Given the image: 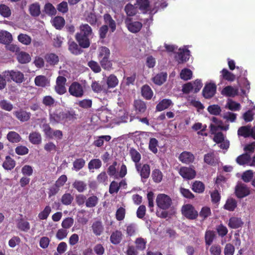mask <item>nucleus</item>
<instances>
[{
	"label": "nucleus",
	"instance_id": "de8ad7c7",
	"mask_svg": "<svg viewBox=\"0 0 255 255\" xmlns=\"http://www.w3.org/2000/svg\"><path fill=\"white\" fill-rule=\"evenodd\" d=\"M151 177L154 182L160 183L162 180L163 174L159 169H154L152 171Z\"/></svg>",
	"mask_w": 255,
	"mask_h": 255
},
{
	"label": "nucleus",
	"instance_id": "473e14b6",
	"mask_svg": "<svg viewBox=\"0 0 255 255\" xmlns=\"http://www.w3.org/2000/svg\"><path fill=\"white\" fill-rule=\"evenodd\" d=\"M29 140L33 144H39L42 140L41 135L38 132H32L29 135Z\"/></svg>",
	"mask_w": 255,
	"mask_h": 255
},
{
	"label": "nucleus",
	"instance_id": "412c9836",
	"mask_svg": "<svg viewBox=\"0 0 255 255\" xmlns=\"http://www.w3.org/2000/svg\"><path fill=\"white\" fill-rule=\"evenodd\" d=\"M77 43L74 41H69L68 42V50L70 52L75 55H78L81 54L83 50Z\"/></svg>",
	"mask_w": 255,
	"mask_h": 255
},
{
	"label": "nucleus",
	"instance_id": "6e6d98bb",
	"mask_svg": "<svg viewBox=\"0 0 255 255\" xmlns=\"http://www.w3.org/2000/svg\"><path fill=\"white\" fill-rule=\"evenodd\" d=\"M102 161L98 158L93 159L88 163V168L89 170L98 169L101 167Z\"/></svg>",
	"mask_w": 255,
	"mask_h": 255
},
{
	"label": "nucleus",
	"instance_id": "3c124183",
	"mask_svg": "<svg viewBox=\"0 0 255 255\" xmlns=\"http://www.w3.org/2000/svg\"><path fill=\"white\" fill-rule=\"evenodd\" d=\"M74 200V197L69 193L64 194L61 198V202L62 204L68 206L71 204Z\"/></svg>",
	"mask_w": 255,
	"mask_h": 255
},
{
	"label": "nucleus",
	"instance_id": "69168bd1",
	"mask_svg": "<svg viewBox=\"0 0 255 255\" xmlns=\"http://www.w3.org/2000/svg\"><path fill=\"white\" fill-rule=\"evenodd\" d=\"M85 165V161L83 158L76 159L73 162V169L78 171L81 169Z\"/></svg>",
	"mask_w": 255,
	"mask_h": 255
},
{
	"label": "nucleus",
	"instance_id": "58836bf2",
	"mask_svg": "<svg viewBox=\"0 0 255 255\" xmlns=\"http://www.w3.org/2000/svg\"><path fill=\"white\" fill-rule=\"evenodd\" d=\"M205 185L199 181H195L192 185V190L197 193H202L205 190Z\"/></svg>",
	"mask_w": 255,
	"mask_h": 255
},
{
	"label": "nucleus",
	"instance_id": "20e7f679",
	"mask_svg": "<svg viewBox=\"0 0 255 255\" xmlns=\"http://www.w3.org/2000/svg\"><path fill=\"white\" fill-rule=\"evenodd\" d=\"M181 213L183 216L188 220H196L198 216V212L191 204L184 205L181 208Z\"/></svg>",
	"mask_w": 255,
	"mask_h": 255
},
{
	"label": "nucleus",
	"instance_id": "e433bc0d",
	"mask_svg": "<svg viewBox=\"0 0 255 255\" xmlns=\"http://www.w3.org/2000/svg\"><path fill=\"white\" fill-rule=\"evenodd\" d=\"M105 23L108 24L112 32H114L116 28V24L115 20L112 18L111 15L106 13L104 15Z\"/></svg>",
	"mask_w": 255,
	"mask_h": 255
},
{
	"label": "nucleus",
	"instance_id": "a211bd4d",
	"mask_svg": "<svg viewBox=\"0 0 255 255\" xmlns=\"http://www.w3.org/2000/svg\"><path fill=\"white\" fill-rule=\"evenodd\" d=\"M13 115L20 122H24L28 121L31 116V114L23 110H20L14 112Z\"/></svg>",
	"mask_w": 255,
	"mask_h": 255
},
{
	"label": "nucleus",
	"instance_id": "7c9ffc66",
	"mask_svg": "<svg viewBox=\"0 0 255 255\" xmlns=\"http://www.w3.org/2000/svg\"><path fill=\"white\" fill-rule=\"evenodd\" d=\"M6 138L9 142L12 143H18L21 139L20 135L14 131H9L6 135Z\"/></svg>",
	"mask_w": 255,
	"mask_h": 255
},
{
	"label": "nucleus",
	"instance_id": "bb28decb",
	"mask_svg": "<svg viewBox=\"0 0 255 255\" xmlns=\"http://www.w3.org/2000/svg\"><path fill=\"white\" fill-rule=\"evenodd\" d=\"M172 104L171 100L164 99L156 105V110L157 111L161 112L168 109Z\"/></svg>",
	"mask_w": 255,
	"mask_h": 255
},
{
	"label": "nucleus",
	"instance_id": "f8f14e48",
	"mask_svg": "<svg viewBox=\"0 0 255 255\" xmlns=\"http://www.w3.org/2000/svg\"><path fill=\"white\" fill-rule=\"evenodd\" d=\"M135 168L137 171L140 174L141 178L142 179H147L150 173V167L148 164H144L141 166V164L135 165Z\"/></svg>",
	"mask_w": 255,
	"mask_h": 255
},
{
	"label": "nucleus",
	"instance_id": "9d476101",
	"mask_svg": "<svg viewBox=\"0 0 255 255\" xmlns=\"http://www.w3.org/2000/svg\"><path fill=\"white\" fill-rule=\"evenodd\" d=\"M217 87L214 83L206 84L203 89L202 95L206 99H210L212 98L215 94Z\"/></svg>",
	"mask_w": 255,
	"mask_h": 255
},
{
	"label": "nucleus",
	"instance_id": "c9c22d12",
	"mask_svg": "<svg viewBox=\"0 0 255 255\" xmlns=\"http://www.w3.org/2000/svg\"><path fill=\"white\" fill-rule=\"evenodd\" d=\"M16 227L20 231L25 232H27L30 228L29 223L23 219L18 220Z\"/></svg>",
	"mask_w": 255,
	"mask_h": 255
},
{
	"label": "nucleus",
	"instance_id": "ea45409f",
	"mask_svg": "<svg viewBox=\"0 0 255 255\" xmlns=\"http://www.w3.org/2000/svg\"><path fill=\"white\" fill-rule=\"evenodd\" d=\"M30 14L34 17L38 16L40 14V5L38 2L34 3L30 5L29 7Z\"/></svg>",
	"mask_w": 255,
	"mask_h": 255
},
{
	"label": "nucleus",
	"instance_id": "b1692460",
	"mask_svg": "<svg viewBox=\"0 0 255 255\" xmlns=\"http://www.w3.org/2000/svg\"><path fill=\"white\" fill-rule=\"evenodd\" d=\"M204 161L208 165L214 166L217 163V159L215 157L214 151H211L204 156Z\"/></svg>",
	"mask_w": 255,
	"mask_h": 255
},
{
	"label": "nucleus",
	"instance_id": "37998d69",
	"mask_svg": "<svg viewBox=\"0 0 255 255\" xmlns=\"http://www.w3.org/2000/svg\"><path fill=\"white\" fill-rule=\"evenodd\" d=\"M251 128L250 126H242L238 129V134L245 138L250 137L251 136Z\"/></svg>",
	"mask_w": 255,
	"mask_h": 255
},
{
	"label": "nucleus",
	"instance_id": "9b49d317",
	"mask_svg": "<svg viewBox=\"0 0 255 255\" xmlns=\"http://www.w3.org/2000/svg\"><path fill=\"white\" fill-rule=\"evenodd\" d=\"M235 194L238 198H243L250 194V190L244 184H238L235 188Z\"/></svg>",
	"mask_w": 255,
	"mask_h": 255
},
{
	"label": "nucleus",
	"instance_id": "4c0bfd02",
	"mask_svg": "<svg viewBox=\"0 0 255 255\" xmlns=\"http://www.w3.org/2000/svg\"><path fill=\"white\" fill-rule=\"evenodd\" d=\"M80 32L78 34L91 36L92 34V28L88 24H82L80 26Z\"/></svg>",
	"mask_w": 255,
	"mask_h": 255
},
{
	"label": "nucleus",
	"instance_id": "5701e85b",
	"mask_svg": "<svg viewBox=\"0 0 255 255\" xmlns=\"http://www.w3.org/2000/svg\"><path fill=\"white\" fill-rule=\"evenodd\" d=\"M44 59L46 62L51 66L57 65L59 61V57L53 53L46 54L44 56Z\"/></svg>",
	"mask_w": 255,
	"mask_h": 255
},
{
	"label": "nucleus",
	"instance_id": "423d86ee",
	"mask_svg": "<svg viewBox=\"0 0 255 255\" xmlns=\"http://www.w3.org/2000/svg\"><path fill=\"white\" fill-rule=\"evenodd\" d=\"M69 92L71 95L77 98L82 97L84 93L82 85L77 82L71 84L69 88Z\"/></svg>",
	"mask_w": 255,
	"mask_h": 255
},
{
	"label": "nucleus",
	"instance_id": "774afa93",
	"mask_svg": "<svg viewBox=\"0 0 255 255\" xmlns=\"http://www.w3.org/2000/svg\"><path fill=\"white\" fill-rule=\"evenodd\" d=\"M209 251L211 255H221V247L220 245L214 244L210 247Z\"/></svg>",
	"mask_w": 255,
	"mask_h": 255
},
{
	"label": "nucleus",
	"instance_id": "4d7b16f0",
	"mask_svg": "<svg viewBox=\"0 0 255 255\" xmlns=\"http://www.w3.org/2000/svg\"><path fill=\"white\" fill-rule=\"evenodd\" d=\"M129 153L132 160L135 163V165L140 164L139 162L141 159V155L139 152L135 149H131Z\"/></svg>",
	"mask_w": 255,
	"mask_h": 255
},
{
	"label": "nucleus",
	"instance_id": "338daca9",
	"mask_svg": "<svg viewBox=\"0 0 255 255\" xmlns=\"http://www.w3.org/2000/svg\"><path fill=\"white\" fill-rule=\"evenodd\" d=\"M42 102L45 106L52 107L55 105V100L51 96H45L43 98Z\"/></svg>",
	"mask_w": 255,
	"mask_h": 255
},
{
	"label": "nucleus",
	"instance_id": "39448f33",
	"mask_svg": "<svg viewBox=\"0 0 255 255\" xmlns=\"http://www.w3.org/2000/svg\"><path fill=\"white\" fill-rule=\"evenodd\" d=\"M42 130L46 137L52 139L55 137L60 140L63 137V132L59 129L53 130L49 124H44L42 125Z\"/></svg>",
	"mask_w": 255,
	"mask_h": 255
},
{
	"label": "nucleus",
	"instance_id": "a878e982",
	"mask_svg": "<svg viewBox=\"0 0 255 255\" xmlns=\"http://www.w3.org/2000/svg\"><path fill=\"white\" fill-rule=\"evenodd\" d=\"M238 94V89L234 88L231 86L225 87L222 91V94L229 97H234Z\"/></svg>",
	"mask_w": 255,
	"mask_h": 255
},
{
	"label": "nucleus",
	"instance_id": "052dcab7",
	"mask_svg": "<svg viewBox=\"0 0 255 255\" xmlns=\"http://www.w3.org/2000/svg\"><path fill=\"white\" fill-rule=\"evenodd\" d=\"M51 212V208L49 206H46L43 211L40 212L38 215V217L40 220H46L49 216Z\"/></svg>",
	"mask_w": 255,
	"mask_h": 255
},
{
	"label": "nucleus",
	"instance_id": "f3484780",
	"mask_svg": "<svg viewBox=\"0 0 255 255\" xmlns=\"http://www.w3.org/2000/svg\"><path fill=\"white\" fill-rule=\"evenodd\" d=\"M195 159L194 155L191 152L189 151L182 152L179 156V160L182 163L189 164L194 161Z\"/></svg>",
	"mask_w": 255,
	"mask_h": 255
},
{
	"label": "nucleus",
	"instance_id": "a19ab883",
	"mask_svg": "<svg viewBox=\"0 0 255 255\" xmlns=\"http://www.w3.org/2000/svg\"><path fill=\"white\" fill-rule=\"evenodd\" d=\"M237 206V201L233 198L228 199L224 206L225 209L229 211H234Z\"/></svg>",
	"mask_w": 255,
	"mask_h": 255
},
{
	"label": "nucleus",
	"instance_id": "2f4dec72",
	"mask_svg": "<svg viewBox=\"0 0 255 255\" xmlns=\"http://www.w3.org/2000/svg\"><path fill=\"white\" fill-rule=\"evenodd\" d=\"M17 60L21 64H25L30 61L31 57L28 53L21 51L17 55Z\"/></svg>",
	"mask_w": 255,
	"mask_h": 255
},
{
	"label": "nucleus",
	"instance_id": "72a5a7b5",
	"mask_svg": "<svg viewBox=\"0 0 255 255\" xmlns=\"http://www.w3.org/2000/svg\"><path fill=\"white\" fill-rule=\"evenodd\" d=\"M123 234L120 231L114 232L110 236V241L114 245L119 244L122 239Z\"/></svg>",
	"mask_w": 255,
	"mask_h": 255
},
{
	"label": "nucleus",
	"instance_id": "393cba45",
	"mask_svg": "<svg viewBox=\"0 0 255 255\" xmlns=\"http://www.w3.org/2000/svg\"><path fill=\"white\" fill-rule=\"evenodd\" d=\"M78 115L73 109L64 112V124L69 121H74L77 119Z\"/></svg>",
	"mask_w": 255,
	"mask_h": 255
},
{
	"label": "nucleus",
	"instance_id": "6ab92c4d",
	"mask_svg": "<svg viewBox=\"0 0 255 255\" xmlns=\"http://www.w3.org/2000/svg\"><path fill=\"white\" fill-rule=\"evenodd\" d=\"M167 78V73L162 72L154 76L152 78V81L155 85L161 86L166 81Z\"/></svg>",
	"mask_w": 255,
	"mask_h": 255
},
{
	"label": "nucleus",
	"instance_id": "0eeeda50",
	"mask_svg": "<svg viewBox=\"0 0 255 255\" xmlns=\"http://www.w3.org/2000/svg\"><path fill=\"white\" fill-rule=\"evenodd\" d=\"M190 56V51L187 48H179V52L175 56V60L178 64H182L188 61Z\"/></svg>",
	"mask_w": 255,
	"mask_h": 255
},
{
	"label": "nucleus",
	"instance_id": "dca6fc26",
	"mask_svg": "<svg viewBox=\"0 0 255 255\" xmlns=\"http://www.w3.org/2000/svg\"><path fill=\"white\" fill-rule=\"evenodd\" d=\"M75 38L81 47L87 48L90 46V36L76 33Z\"/></svg>",
	"mask_w": 255,
	"mask_h": 255
},
{
	"label": "nucleus",
	"instance_id": "8fccbe9b",
	"mask_svg": "<svg viewBox=\"0 0 255 255\" xmlns=\"http://www.w3.org/2000/svg\"><path fill=\"white\" fill-rule=\"evenodd\" d=\"M34 82L36 86L41 87H45L48 81L46 77L43 75L37 76L35 78Z\"/></svg>",
	"mask_w": 255,
	"mask_h": 255
},
{
	"label": "nucleus",
	"instance_id": "f257e3e1",
	"mask_svg": "<svg viewBox=\"0 0 255 255\" xmlns=\"http://www.w3.org/2000/svg\"><path fill=\"white\" fill-rule=\"evenodd\" d=\"M110 50L105 46H102L99 51L98 58L102 67L109 70L112 67V61L110 60Z\"/></svg>",
	"mask_w": 255,
	"mask_h": 255
},
{
	"label": "nucleus",
	"instance_id": "09e8293b",
	"mask_svg": "<svg viewBox=\"0 0 255 255\" xmlns=\"http://www.w3.org/2000/svg\"><path fill=\"white\" fill-rule=\"evenodd\" d=\"M11 11L7 5L5 4H0V15L3 17L8 18L10 16Z\"/></svg>",
	"mask_w": 255,
	"mask_h": 255
},
{
	"label": "nucleus",
	"instance_id": "a18cd8bd",
	"mask_svg": "<svg viewBox=\"0 0 255 255\" xmlns=\"http://www.w3.org/2000/svg\"><path fill=\"white\" fill-rule=\"evenodd\" d=\"M251 159V156L248 153H244L236 158V162L241 165L248 163Z\"/></svg>",
	"mask_w": 255,
	"mask_h": 255
},
{
	"label": "nucleus",
	"instance_id": "cd10ccee",
	"mask_svg": "<svg viewBox=\"0 0 255 255\" xmlns=\"http://www.w3.org/2000/svg\"><path fill=\"white\" fill-rule=\"evenodd\" d=\"M216 237L215 232L213 231L207 230L205 234V241L207 249L213 242Z\"/></svg>",
	"mask_w": 255,
	"mask_h": 255
},
{
	"label": "nucleus",
	"instance_id": "c85d7f7f",
	"mask_svg": "<svg viewBox=\"0 0 255 255\" xmlns=\"http://www.w3.org/2000/svg\"><path fill=\"white\" fill-rule=\"evenodd\" d=\"M15 161L10 156L7 155L2 163V167L5 170H11L15 167Z\"/></svg>",
	"mask_w": 255,
	"mask_h": 255
},
{
	"label": "nucleus",
	"instance_id": "680f3d73",
	"mask_svg": "<svg viewBox=\"0 0 255 255\" xmlns=\"http://www.w3.org/2000/svg\"><path fill=\"white\" fill-rule=\"evenodd\" d=\"M207 110L210 114L215 116L219 115L222 111L221 107L218 105L209 106L207 108Z\"/></svg>",
	"mask_w": 255,
	"mask_h": 255
},
{
	"label": "nucleus",
	"instance_id": "f03ea898",
	"mask_svg": "<svg viewBox=\"0 0 255 255\" xmlns=\"http://www.w3.org/2000/svg\"><path fill=\"white\" fill-rule=\"evenodd\" d=\"M2 74L8 82L13 81L16 84H20L24 81V74L19 71H5Z\"/></svg>",
	"mask_w": 255,
	"mask_h": 255
},
{
	"label": "nucleus",
	"instance_id": "e2e57ef3",
	"mask_svg": "<svg viewBox=\"0 0 255 255\" xmlns=\"http://www.w3.org/2000/svg\"><path fill=\"white\" fill-rule=\"evenodd\" d=\"M45 12L50 16L55 15L56 14V9L54 6L49 2L46 3L44 5Z\"/></svg>",
	"mask_w": 255,
	"mask_h": 255
},
{
	"label": "nucleus",
	"instance_id": "c03bdc74",
	"mask_svg": "<svg viewBox=\"0 0 255 255\" xmlns=\"http://www.w3.org/2000/svg\"><path fill=\"white\" fill-rule=\"evenodd\" d=\"M111 139L110 135H101L98 136L97 139L93 142V145L96 147H101L103 145L104 140L106 141H109Z\"/></svg>",
	"mask_w": 255,
	"mask_h": 255
},
{
	"label": "nucleus",
	"instance_id": "f704fd0d",
	"mask_svg": "<svg viewBox=\"0 0 255 255\" xmlns=\"http://www.w3.org/2000/svg\"><path fill=\"white\" fill-rule=\"evenodd\" d=\"M107 84L108 89H111L116 87L119 84V80L114 74H111L107 79Z\"/></svg>",
	"mask_w": 255,
	"mask_h": 255
},
{
	"label": "nucleus",
	"instance_id": "7ed1b4c3",
	"mask_svg": "<svg viewBox=\"0 0 255 255\" xmlns=\"http://www.w3.org/2000/svg\"><path fill=\"white\" fill-rule=\"evenodd\" d=\"M156 203L158 208L166 210L171 207L172 201L168 195L165 194H159L156 197Z\"/></svg>",
	"mask_w": 255,
	"mask_h": 255
},
{
	"label": "nucleus",
	"instance_id": "864d4df0",
	"mask_svg": "<svg viewBox=\"0 0 255 255\" xmlns=\"http://www.w3.org/2000/svg\"><path fill=\"white\" fill-rule=\"evenodd\" d=\"M158 141L155 138H150L148 144L149 149L153 153L156 154L158 152Z\"/></svg>",
	"mask_w": 255,
	"mask_h": 255
},
{
	"label": "nucleus",
	"instance_id": "aec40b11",
	"mask_svg": "<svg viewBox=\"0 0 255 255\" xmlns=\"http://www.w3.org/2000/svg\"><path fill=\"white\" fill-rule=\"evenodd\" d=\"M141 94L144 99L150 100L153 97V92L149 85L145 84L141 88Z\"/></svg>",
	"mask_w": 255,
	"mask_h": 255
},
{
	"label": "nucleus",
	"instance_id": "c756f323",
	"mask_svg": "<svg viewBox=\"0 0 255 255\" xmlns=\"http://www.w3.org/2000/svg\"><path fill=\"white\" fill-rule=\"evenodd\" d=\"M243 224L240 218L232 217L230 218L228 223V226L231 229H237L241 227Z\"/></svg>",
	"mask_w": 255,
	"mask_h": 255
},
{
	"label": "nucleus",
	"instance_id": "79ce46f5",
	"mask_svg": "<svg viewBox=\"0 0 255 255\" xmlns=\"http://www.w3.org/2000/svg\"><path fill=\"white\" fill-rule=\"evenodd\" d=\"M222 78L229 82H233L236 79V75L229 71L227 69L224 68L221 71Z\"/></svg>",
	"mask_w": 255,
	"mask_h": 255
},
{
	"label": "nucleus",
	"instance_id": "49530a36",
	"mask_svg": "<svg viewBox=\"0 0 255 255\" xmlns=\"http://www.w3.org/2000/svg\"><path fill=\"white\" fill-rule=\"evenodd\" d=\"M72 186L80 193L83 192L87 189V184L83 181L75 180Z\"/></svg>",
	"mask_w": 255,
	"mask_h": 255
},
{
	"label": "nucleus",
	"instance_id": "5fc2aeb1",
	"mask_svg": "<svg viewBox=\"0 0 255 255\" xmlns=\"http://www.w3.org/2000/svg\"><path fill=\"white\" fill-rule=\"evenodd\" d=\"M98 201V198L96 196H91L86 199V206L88 208L94 207L97 205Z\"/></svg>",
	"mask_w": 255,
	"mask_h": 255
},
{
	"label": "nucleus",
	"instance_id": "ddd939ff",
	"mask_svg": "<svg viewBox=\"0 0 255 255\" xmlns=\"http://www.w3.org/2000/svg\"><path fill=\"white\" fill-rule=\"evenodd\" d=\"M179 174L184 179L188 180L195 178L196 171L191 168L187 167H181L179 171Z\"/></svg>",
	"mask_w": 255,
	"mask_h": 255
},
{
	"label": "nucleus",
	"instance_id": "2eb2a0df",
	"mask_svg": "<svg viewBox=\"0 0 255 255\" xmlns=\"http://www.w3.org/2000/svg\"><path fill=\"white\" fill-rule=\"evenodd\" d=\"M133 107L137 114H143L145 112L147 109L146 103L140 99L134 100Z\"/></svg>",
	"mask_w": 255,
	"mask_h": 255
},
{
	"label": "nucleus",
	"instance_id": "1a4fd4ad",
	"mask_svg": "<svg viewBox=\"0 0 255 255\" xmlns=\"http://www.w3.org/2000/svg\"><path fill=\"white\" fill-rule=\"evenodd\" d=\"M49 121L53 125L64 124V112L56 110L52 113H50Z\"/></svg>",
	"mask_w": 255,
	"mask_h": 255
},
{
	"label": "nucleus",
	"instance_id": "13d9d810",
	"mask_svg": "<svg viewBox=\"0 0 255 255\" xmlns=\"http://www.w3.org/2000/svg\"><path fill=\"white\" fill-rule=\"evenodd\" d=\"M65 20L61 16H56L53 20V24L57 29H61L64 25Z\"/></svg>",
	"mask_w": 255,
	"mask_h": 255
},
{
	"label": "nucleus",
	"instance_id": "0e129e2a",
	"mask_svg": "<svg viewBox=\"0 0 255 255\" xmlns=\"http://www.w3.org/2000/svg\"><path fill=\"white\" fill-rule=\"evenodd\" d=\"M254 177V172L252 170H248L242 174V179L246 183L252 181Z\"/></svg>",
	"mask_w": 255,
	"mask_h": 255
},
{
	"label": "nucleus",
	"instance_id": "603ef678",
	"mask_svg": "<svg viewBox=\"0 0 255 255\" xmlns=\"http://www.w3.org/2000/svg\"><path fill=\"white\" fill-rule=\"evenodd\" d=\"M93 233L96 236H100L103 231V227L102 223L100 221L94 222L92 226Z\"/></svg>",
	"mask_w": 255,
	"mask_h": 255
},
{
	"label": "nucleus",
	"instance_id": "4be33fe9",
	"mask_svg": "<svg viewBox=\"0 0 255 255\" xmlns=\"http://www.w3.org/2000/svg\"><path fill=\"white\" fill-rule=\"evenodd\" d=\"M12 40L11 34L5 30L0 31V43L4 44H9Z\"/></svg>",
	"mask_w": 255,
	"mask_h": 255
},
{
	"label": "nucleus",
	"instance_id": "bf43d9fd",
	"mask_svg": "<svg viewBox=\"0 0 255 255\" xmlns=\"http://www.w3.org/2000/svg\"><path fill=\"white\" fill-rule=\"evenodd\" d=\"M211 215V209L207 206L203 207L199 213H198V216L201 217L203 220L207 219L208 217L210 216Z\"/></svg>",
	"mask_w": 255,
	"mask_h": 255
},
{
	"label": "nucleus",
	"instance_id": "4468645a",
	"mask_svg": "<svg viewBox=\"0 0 255 255\" xmlns=\"http://www.w3.org/2000/svg\"><path fill=\"white\" fill-rule=\"evenodd\" d=\"M128 30L132 33H137L142 27V24L139 21H131L130 19L125 21Z\"/></svg>",
	"mask_w": 255,
	"mask_h": 255
},
{
	"label": "nucleus",
	"instance_id": "6e6552de",
	"mask_svg": "<svg viewBox=\"0 0 255 255\" xmlns=\"http://www.w3.org/2000/svg\"><path fill=\"white\" fill-rule=\"evenodd\" d=\"M66 81V78L64 76H59L57 78L54 89L55 92L59 95H63L66 92L65 87Z\"/></svg>",
	"mask_w": 255,
	"mask_h": 255
}]
</instances>
